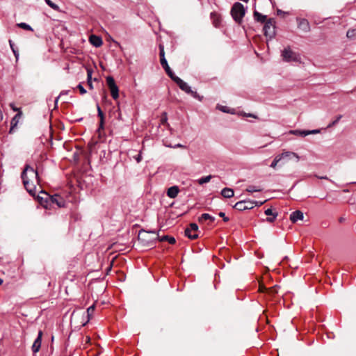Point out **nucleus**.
<instances>
[{"label": "nucleus", "mask_w": 356, "mask_h": 356, "mask_svg": "<svg viewBox=\"0 0 356 356\" xmlns=\"http://www.w3.org/2000/svg\"><path fill=\"white\" fill-rule=\"evenodd\" d=\"M22 179L26 190L32 195L36 193V184H39L38 174L29 165H26L22 172Z\"/></svg>", "instance_id": "f257e3e1"}, {"label": "nucleus", "mask_w": 356, "mask_h": 356, "mask_svg": "<svg viewBox=\"0 0 356 356\" xmlns=\"http://www.w3.org/2000/svg\"><path fill=\"white\" fill-rule=\"evenodd\" d=\"M159 238L158 234L154 231L147 232L140 231L138 234V240L144 245L148 247L154 245V241Z\"/></svg>", "instance_id": "f03ea898"}, {"label": "nucleus", "mask_w": 356, "mask_h": 356, "mask_svg": "<svg viewBox=\"0 0 356 356\" xmlns=\"http://www.w3.org/2000/svg\"><path fill=\"white\" fill-rule=\"evenodd\" d=\"M245 14V9L243 5L239 2L235 3L232 9L231 15L234 20L241 24L243 22V18Z\"/></svg>", "instance_id": "7ed1b4c3"}, {"label": "nucleus", "mask_w": 356, "mask_h": 356, "mask_svg": "<svg viewBox=\"0 0 356 356\" xmlns=\"http://www.w3.org/2000/svg\"><path fill=\"white\" fill-rule=\"evenodd\" d=\"M174 82L177 83V85L179 87V88L184 91L186 93L191 95L193 98L198 99L199 101H202L203 99L202 96H200L196 91H193L191 90V87L187 84V83L184 82L181 79L177 76L173 78L172 80Z\"/></svg>", "instance_id": "20e7f679"}, {"label": "nucleus", "mask_w": 356, "mask_h": 356, "mask_svg": "<svg viewBox=\"0 0 356 356\" xmlns=\"http://www.w3.org/2000/svg\"><path fill=\"white\" fill-rule=\"evenodd\" d=\"M282 56L283 60L286 62H298L300 59V55L293 52L289 47L284 49V50L282 51Z\"/></svg>", "instance_id": "39448f33"}, {"label": "nucleus", "mask_w": 356, "mask_h": 356, "mask_svg": "<svg viewBox=\"0 0 356 356\" xmlns=\"http://www.w3.org/2000/svg\"><path fill=\"white\" fill-rule=\"evenodd\" d=\"M264 35L269 38L270 39L273 38L275 35V21L273 19H268L264 26Z\"/></svg>", "instance_id": "423d86ee"}, {"label": "nucleus", "mask_w": 356, "mask_h": 356, "mask_svg": "<svg viewBox=\"0 0 356 356\" xmlns=\"http://www.w3.org/2000/svg\"><path fill=\"white\" fill-rule=\"evenodd\" d=\"M106 83L110 89L112 97L117 99L119 97V90L118 86L115 84L114 79L108 76L106 77Z\"/></svg>", "instance_id": "0eeeda50"}, {"label": "nucleus", "mask_w": 356, "mask_h": 356, "mask_svg": "<svg viewBox=\"0 0 356 356\" xmlns=\"http://www.w3.org/2000/svg\"><path fill=\"white\" fill-rule=\"evenodd\" d=\"M252 200H244L236 202L234 204V208L241 211L249 210L254 208Z\"/></svg>", "instance_id": "6e6552de"}, {"label": "nucleus", "mask_w": 356, "mask_h": 356, "mask_svg": "<svg viewBox=\"0 0 356 356\" xmlns=\"http://www.w3.org/2000/svg\"><path fill=\"white\" fill-rule=\"evenodd\" d=\"M198 230V226L196 223H191L189 227L185 230V234L191 239H195L198 237L196 233Z\"/></svg>", "instance_id": "1a4fd4ad"}, {"label": "nucleus", "mask_w": 356, "mask_h": 356, "mask_svg": "<svg viewBox=\"0 0 356 356\" xmlns=\"http://www.w3.org/2000/svg\"><path fill=\"white\" fill-rule=\"evenodd\" d=\"M49 200L51 203L56 204L60 208L65 206V200L58 194L49 196Z\"/></svg>", "instance_id": "9d476101"}, {"label": "nucleus", "mask_w": 356, "mask_h": 356, "mask_svg": "<svg viewBox=\"0 0 356 356\" xmlns=\"http://www.w3.org/2000/svg\"><path fill=\"white\" fill-rule=\"evenodd\" d=\"M42 337V331L40 330L38 332V337L35 339V340L34 341L33 344L32 346V350L34 353H38L41 347Z\"/></svg>", "instance_id": "9b49d317"}, {"label": "nucleus", "mask_w": 356, "mask_h": 356, "mask_svg": "<svg viewBox=\"0 0 356 356\" xmlns=\"http://www.w3.org/2000/svg\"><path fill=\"white\" fill-rule=\"evenodd\" d=\"M161 65L165 70L167 74L170 77V79L172 80H173V78H175L177 76L174 74V72L172 71V70L169 67L166 59H162L161 60Z\"/></svg>", "instance_id": "f8f14e48"}, {"label": "nucleus", "mask_w": 356, "mask_h": 356, "mask_svg": "<svg viewBox=\"0 0 356 356\" xmlns=\"http://www.w3.org/2000/svg\"><path fill=\"white\" fill-rule=\"evenodd\" d=\"M298 28L302 30L305 32H308L310 31V26L309 22L306 19H298Z\"/></svg>", "instance_id": "ddd939ff"}, {"label": "nucleus", "mask_w": 356, "mask_h": 356, "mask_svg": "<svg viewBox=\"0 0 356 356\" xmlns=\"http://www.w3.org/2000/svg\"><path fill=\"white\" fill-rule=\"evenodd\" d=\"M281 159H292L296 158V161H298L300 160V156L295 152H289V151H284L282 154H279Z\"/></svg>", "instance_id": "4468645a"}, {"label": "nucleus", "mask_w": 356, "mask_h": 356, "mask_svg": "<svg viewBox=\"0 0 356 356\" xmlns=\"http://www.w3.org/2000/svg\"><path fill=\"white\" fill-rule=\"evenodd\" d=\"M303 218V213L299 210L292 212L290 215V220L293 222H296L298 220H302Z\"/></svg>", "instance_id": "2eb2a0df"}, {"label": "nucleus", "mask_w": 356, "mask_h": 356, "mask_svg": "<svg viewBox=\"0 0 356 356\" xmlns=\"http://www.w3.org/2000/svg\"><path fill=\"white\" fill-rule=\"evenodd\" d=\"M90 42L95 47H99L103 44L102 39L100 37L95 35H92L90 37Z\"/></svg>", "instance_id": "dca6fc26"}, {"label": "nucleus", "mask_w": 356, "mask_h": 356, "mask_svg": "<svg viewBox=\"0 0 356 356\" xmlns=\"http://www.w3.org/2000/svg\"><path fill=\"white\" fill-rule=\"evenodd\" d=\"M179 192V187L173 186L170 187L167 191V195L170 198H175Z\"/></svg>", "instance_id": "f3484780"}, {"label": "nucleus", "mask_w": 356, "mask_h": 356, "mask_svg": "<svg viewBox=\"0 0 356 356\" xmlns=\"http://www.w3.org/2000/svg\"><path fill=\"white\" fill-rule=\"evenodd\" d=\"M206 220L213 222L215 220V218L209 213H203L198 218V221L200 223H204V222Z\"/></svg>", "instance_id": "a211bd4d"}, {"label": "nucleus", "mask_w": 356, "mask_h": 356, "mask_svg": "<svg viewBox=\"0 0 356 356\" xmlns=\"http://www.w3.org/2000/svg\"><path fill=\"white\" fill-rule=\"evenodd\" d=\"M254 18L255 21L261 23H264L268 20L266 15H264L256 10L254 12Z\"/></svg>", "instance_id": "6ab92c4d"}, {"label": "nucleus", "mask_w": 356, "mask_h": 356, "mask_svg": "<svg viewBox=\"0 0 356 356\" xmlns=\"http://www.w3.org/2000/svg\"><path fill=\"white\" fill-rule=\"evenodd\" d=\"M221 195L225 198L232 197L234 195V191L230 188H224L221 191Z\"/></svg>", "instance_id": "aec40b11"}, {"label": "nucleus", "mask_w": 356, "mask_h": 356, "mask_svg": "<svg viewBox=\"0 0 356 356\" xmlns=\"http://www.w3.org/2000/svg\"><path fill=\"white\" fill-rule=\"evenodd\" d=\"M22 116V112L19 111L18 113H17L15 117L12 119V121H11V128H10V132L12 131L14 127H15L18 122V119L20 118Z\"/></svg>", "instance_id": "412c9836"}, {"label": "nucleus", "mask_w": 356, "mask_h": 356, "mask_svg": "<svg viewBox=\"0 0 356 356\" xmlns=\"http://www.w3.org/2000/svg\"><path fill=\"white\" fill-rule=\"evenodd\" d=\"M92 71L90 69L87 70V83L90 89H93V85L92 83Z\"/></svg>", "instance_id": "4be33fe9"}, {"label": "nucleus", "mask_w": 356, "mask_h": 356, "mask_svg": "<svg viewBox=\"0 0 356 356\" xmlns=\"http://www.w3.org/2000/svg\"><path fill=\"white\" fill-rule=\"evenodd\" d=\"M291 134L296 135V136H300L305 137L306 136L309 135V133H307V130H292L290 131Z\"/></svg>", "instance_id": "5701e85b"}, {"label": "nucleus", "mask_w": 356, "mask_h": 356, "mask_svg": "<svg viewBox=\"0 0 356 356\" xmlns=\"http://www.w3.org/2000/svg\"><path fill=\"white\" fill-rule=\"evenodd\" d=\"M160 241H168L169 243L170 244H174L176 242V240L174 237H172V236H169L168 235H165V236H162L161 238H158Z\"/></svg>", "instance_id": "b1692460"}, {"label": "nucleus", "mask_w": 356, "mask_h": 356, "mask_svg": "<svg viewBox=\"0 0 356 356\" xmlns=\"http://www.w3.org/2000/svg\"><path fill=\"white\" fill-rule=\"evenodd\" d=\"M263 189L262 188H261L260 186H248L245 191L248 193H253V192H260Z\"/></svg>", "instance_id": "393cba45"}, {"label": "nucleus", "mask_w": 356, "mask_h": 356, "mask_svg": "<svg viewBox=\"0 0 356 356\" xmlns=\"http://www.w3.org/2000/svg\"><path fill=\"white\" fill-rule=\"evenodd\" d=\"M211 178H212L211 175H208V176H206V177H201L200 179H199L197 180V182H198L199 184L202 185L204 184L209 182L210 180L211 179Z\"/></svg>", "instance_id": "a878e982"}, {"label": "nucleus", "mask_w": 356, "mask_h": 356, "mask_svg": "<svg viewBox=\"0 0 356 356\" xmlns=\"http://www.w3.org/2000/svg\"><path fill=\"white\" fill-rule=\"evenodd\" d=\"M9 44H10V48L15 55V57L16 58V60H18V58H19V52L18 51L15 49V45L13 44V42H12V40H9Z\"/></svg>", "instance_id": "bb28decb"}, {"label": "nucleus", "mask_w": 356, "mask_h": 356, "mask_svg": "<svg viewBox=\"0 0 356 356\" xmlns=\"http://www.w3.org/2000/svg\"><path fill=\"white\" fill-rule=\"evenodd\" d=\"M44 1L49 7H51L54 10H56V11L59 10V6L58 5H56V3H54V2H52L51 0H44Z\"/></svg>", "instance_id": "cd10ccee"}, {"label": "nucleus", "mask_w": 356, "mask_h": 356, "mask_svg": "<svg viewBox=\"0 0 356 356\" xmlns=\"http://www.w3.org/2000/svg\"><path fill=\"white\" fill-rule=\"evenodd\" d=\"M346 36L348 38L354 39L356 37V30L349 29L346 33Z\"/></svg>", "instance_id": "c85d7f7f"}, {"label": "nucleus", "mask_w": 356, "mask_h": 356, "mask_svg": "<svg viewBox=\"0 0 356 356\" xmlns=\"http://www.w3.org/2000/svg\"><path fill=\"white\" fill-rule=\"evenodd\" d=\"M17 26L23 29H25V30H27V31H33V29L31 28V26H29V24H27L26 23H24V22H21V23H19L17 24Z\"/></svg>", "instance_id": "c756f323"}, {"label": "nucleus", "mask_w": 356, "mask_h": 356, "mask_svg": "<svg viewBox=\"0 0 356 356\" xmlns=\"http://www.w3.org/2000/svg\"><path fill=\"white\" fill-rule=\"evenodd\" d=\"M281 160H282V159H281V158H280V155H279V154H278V155H277V156L275 157V159H273V162L271 163V164H270V166L271 168H274V169H275V168H276V166H277V163H278Z\"/></svg>", "instance_id": "7c9ffc66"}, {"label": "nucleus", "mask_w": 356, "mask_h": 356, "mask_svg": "<svg viewBox=\"0 0 356 356\" xmlns=\"http://www.w3.org/2000/svg\"><path fill=\"white\" fill-rule=\"evenodd\" d=\"M159 50H160L159 55H160V58H161L160 61H161L162 59H165L163 45L159 44Z\"/></svg>", "instance_id": "2f4dec72"}, {"label": "nucleus", "mask_w": 356, "mask_h": 356, "mask_svg": "<svg viewBox=\"0 0 356 356\" xmlns=\"http://www.w3.org/2000/svg\"><path fill=\"white\" fill-rule=\"evenodd\" d=\"M277 217V213L275 212V213L272 216H270V217L266 218V221L268 222H273L276 218Z\"/></svg>", "instance_id": "473e14b6"}, {"label": "nucleus", "mask_w": 356, "mask_h": 356, "mask_svg": "<svg viewBox=\"0 0 356 356\" xmlns=\"http://www.w3.org/2000/svg\"><path fill=\"white\" fill-rule=\"evenodd\" d=\"M97 113H98V116L100 118V121H104V113L100 108V106L97 104Z\"/></svg>", "instance_id": "72a5a7b5"}, {"label": "nucleus", "mask_w": 356, "mask_h": 356, "mask_svg": "<svg viewBox=\"0 0 356 356\" xmlns=\"http://www.w3.org/2000/svg\"><path fill=\"white\" fill-rule=\"evenodd\" d=\"M341 118H342V115H338L336 118V119L332 122H331L327 127H331L335 125L337 123L339 122V121L341 120Z\"/></svg>", "instance_id": "f704fd0d"}, {"label": "nucleus", "mask_w": 356, "mask_h": 356, "mask_svg": "<svg viewBox=\"0 0 356 356\" xmlns=\"http://www.w3.org/2000/svg\"><path fill=\"white\" fill-rule=\"evenodd\" d=\"M76 88L79 90V92L81 95H84L86 93V90L83 88L81 83H79Z\"/></svg>", "instance_id": "c9c22d12"}, {"label": "nucleus", "mask_w": 356, "mask_h": 356, "mask_svg": "<svg viewBox=\"0 0 356 356\" xmlns=\"http://www.w3.org/2000/svg\"><path fill=\"white\" fill-rule=\"evenodd\" d=\"M165 146L168 147H172V148H183V147H185L184 145H181L180 143L176 144L174 146H172L171 145H165Z\"/></svg>", "instance_id": "e433bc0d"}, {"label": "nucleus", "mask_w": 356, "mask_h": 356, "mask_svg": "<svg viewBox=\"0 0 356 356\" xmlns=\"http://www.w3.org/2000/svg\"><path fill=\"white\" fill-rule=\"evenodd\" d=\"M104 121H100L99 126L97 129V132L99 133V135L101 134V131L104 129Z\"/></svg>", "instance_id": "4c0bfd02"}, {"label": "nucleus", "mask_w": 356, "mask_h": 356, "mask_svg": "<svg viewBox=\"0 0 356 356\" xmlns=\"http://www.w3.org/2000/svg\"><path fill=\"white\" fill-rule=\"evenodd\" d=\"M94 311H95V305H92V306L89 307L87 309V313H88V316L92 315V314L93 313Z\"/></svg>", "instance_id": "58836bf2"}, {"label": "nucleus", "mask_w": 356, "mask_h": 356, "mask_svg": "<svg viewBox=\"0 0 356 356\" xmlns=\"http://www.w3.org/2000/svg\"><path fill=\"white\" fill-rule=\"evenodd\" d=\"M218 216H219L220 217L222 218H223V220H224L225 222H227V221H229V220L228 217H226V216H225V213L224 212H220V213H218Z\"/></svg>", "instance_id": "ea45409f"}, {"label": "nucleus", "mask_w": 356, "mask_h": 356, "mask_svg": "<svg viewBox=\"0 0 356 356\" xmlns=\"http://www.w3.org/2000/svg\"><path fill=\"white\" fill-rule=\"evenodd\" d=\"M167 120H168L167 113H163V114L162 115V118H161V122L163 124L166 123Z\"/></svg>", "instance_id": "a19ab883"}, {"label": "nucleus", "mask_w": 356, "mask_h": 356, "mask_svg": "<svg viewBox=\"0 0 356 356\" xmlns=\"http://www.w3.org/2000/svg\"><path fill=\"white\" fill-rule=\"evenodd\" d=\"M265 202H266V201H263V202H258V201H253V200H252V203H254V204H253L254 207H260V206H261V205H262Z\"/></svg>", "instance_id": "79ce46f5"}, {"label": "nucleus", "mask_w": 356, "mask_h": 356, "mask_svg": "<svg viewBox=\"0 0 356 356\" xmlns=\"http://www.w3.org/2000/svg\"><path fill=\"white\" fill-rule=\"evenodd\" d=\"M264 213L266 216H272L275 213L271 209H266Z\"/></svg>", "instance_id": "37998d69"}, {"label": "nucleus", "mask_w": 356, "mask_h": 356, "mask_svg": "<svg viewBox=\"0 0 356 356\" xmlns=\"http://www.w3.org/2000/svg\"><path fill=\"white\" fill-rule=\"evenodd\" d=\"M319 132H320L319 129H313V130H308V131H307V133H309V134H318Z\"/></svg>", "instance_id": "c03bdc74"}, {"label": "nucleus", "mask_w": 356, "mask_h": 356, "mask_svg": "<svg viewBox=\"0 0 356 356\" xmlns=\"http://www.w3.org/2000/svg\"><path fill=\"white\" fill-rule=\"evenodd\" d=\"M68 92V91H62L60 94V95L55 100V103L57 104L58 101V99L59 97L61 96V95H67Z\"/></svg>", "instance_id": "a18cd8bd"}, {"label": "nucleus", "mask_w": 356, "mask_h": 356, "mask_svg": "<svg viewBox=\"0 0 356 356\" xmlns=\"http://www.w3.org/2000/svg\"><path fill=\"white\" fill-rule=\"evenodd\" d=\"M142 159V156L141 155L139 154L138 155H137V156L136 157V160L138 163H139Z\"/></svg>", "instance_id": "49530a36"}, {"label": "nucleus", "mask_w": 356, "mask_h": 356, "mask_svg": "<svg viewBox=\"0 0 356 356\" xmlns=\"http://www.w3.org/2000/svg\"><path fill=\"white\" fill-rule=\"evenodd\" d=\"M316 177L317 178H318V179H327V180H329L328 177L327 176L320 177V176L316 175ZM330 181H331V180L330 179Z\"/></svg>", "instance_id": "de8ad7c7"}, {"label": "nucleus", "mask_w": 356, "mask_h": 356, "mask_svg": "<svg viewBox=\"0 0 356 356\" xmlns=\"http://www.w3.org/2000/svg\"><path fill=\"white\" fill-rule=\"evenodd\" d=\"M220 110L222 111V112H225V113H227L228 111L225 109V107L224 106H222L221 108H220Z\"/></svg>", "instance_id": "09e8293b"}, {"label": "nucleus", "mask_w": 356, "mask_h": 356, "mask_svg": "<svg viewBox=\"0 0 356 356\" xmlns=\"http://www.w3.org/2000/svg\"><path fill=\"white\" fill-rule=\"evenodd\" d=\"M10 106H11L12 108L13 109V111H19V108L14 107V106L13 104H10Z\"/></svg>", "instance_id": "8fccbe9b"}, {"label": "nucleus", "mask_w": 356, "mask_h": 356, "mask_svg": "<svg viewBox=\"0 0 356 356\" xmlns=\"http://www.w3.org/2000/svg\"><path fill=\"white\" fill-rule=\"evenodd\" d=\"M2 119H3V115H2L1 111L0 110V121H1Z\"/></svg>", "instance_id": "3c124183"}, {"label": "nucleus", "mask_w": 356, "mask_h": 356, "mask_svg": "<svg viewBox=\"0 0 356 356\" xmlns=\"http://www.w3.org/2000/svg\"><path fill=\"white\" fill-rule=\"evenodd\" d=\"M247 116H250V117H254V118H255V116H254V115H252V114H248Z\"/></svg>", "instance_id": "603ef678"}, {"label": "nucleus", "mask_w": 356, "mask_h": 356, "mask_svg": "<svg viewBox=\"0 0 356 356\" xmlns=\"http://www.w3.org/2000/svg\"><path fill=\"white\" fill-rule=\"evenodd\" d=\"M3 280L0 278V285L2 284Z\"/></svg>", "instance_id": "864d4df0"}, {"label": "nucleus", "mask_w": 356, "mask_h": 356, "mask_svg": "<svg viewBox=\"0 0 356 356\" xmlns=\"http://www.w3.org/2000/svg\"><path fill=\"white\" fill-rule=\"evenodd\" d=\"M343 220V219L342 218H341L339 219V221H340V222H342Z\"/></svg>", "instance_id": "5fc2aeb1"}, {"label": "nucleus", "mask_w": 356, "mask_h": 356, "mask_svg": "<svg viewBox=\"0 0 356 356\" xmlns=\"http://www.w3.org/2000/svg\"><path fill=\"white\" fill-rule=\"evenodd\" d=\"M353 184H356V181L355 182H353Z\"/></svg>", "instance_id": "6e6d98bb"}]
</instances>
